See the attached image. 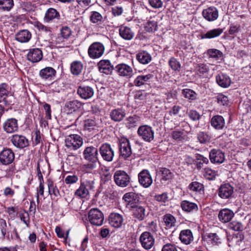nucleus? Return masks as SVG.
<instances>
[{
    "label": "nucleus",
    "mask_w": 251,
    "mask_h": 251,
    "mask_svg": "<svg viewBox=\"0 0 251 251\" xmlns=\"http://www.w3.org/2000/svg\"><path fill=\"white\" fill-rule=\"evenodd\" d=\"M48 165L47 163L41 161V162H38L37 166V176L40 180V183H44L43 176L42 175V172L44 173V171L42 168L43 166H48Z\"/></svg>",
    "instance_id": "obj_48"
},
{
    "label": "nucleus",
    "mask_w": 251,
    "mask_h": 251,
    "mask_svg": "<svg viewBox=\"0 0 251 251\" xmlns=\"http://www.w3.org/2000/svg\"><path fill=\"white\" fill-rule=\"evenodd\" d=\"M161 251H178L177 247L174 244L167 243L164 245Z\"/></svg>",
    "instance_id": "obj_64"
},
{
    "label": "nucleus",
    "mask_w": 251,
    "mask_h": 251,
    "mask_svg": "<svg viewBox=\"0 0 251 251\" xmlns=\"http://www.w3.org/2000/svg\"><path fill=\"white\" fill-rule=\"evenodd\" d=\"M154 199L160 202L166 203L169 201L168 193L165 192L161 194L156 195L154 196Z\"/></svg>",
    "instance_id": "obj_53"
},
{
    "label": "nucleus",
    "mask_w": 251,
    "mask_h": 251,
    "mask_svg": "<svg viewBox=\"0 0 251 251\" xmlns=\"http://www.w3.org/2000/svg\"><path fill=\"white\" fill-rule=\"evenodd\" d=\"M216 176V172L209 168H205V178L209 180H213L215 179Z\"/></svg>",
    "instance_id": "obj_58"
},
{
    "label": "nucleus",
    "mask_w": 251,
    "mask_h": 251,
    "mask_svg": "<svg viewBox=\"0 0 251 251\" xmlns=\"http://www.w3.org/2000/svg\"><path fill=\"white\" fill-rule=\"evenodd\" d=\"M83 68V65L79 61H73L71 64V71L73 75H78L81 73Z\"/></svg>",
    "instance_id": "obj_40"
},
{
    "label": "nucleus",
    "mask_w": 251,
    "mask_h": 251,
    "mask_svg": "<svg viewBox=\"0 0 251 251\" xmlns=\"http://www.w3.org/2000/svg\"><path fill=\"white\" fill-rule=\"evenodd\" d=\"M77 93L81 99L88 100L93 96L94 90L89 86L81 84L77 88Z\"/></svg>",
    "instance_id": "obj_18"
},
{
    "label": "nucleus",
    "mask_w": 251,
    "mask_h": 251,
    "mask_svg": "<svg viewBox=\"0 0 251 251\" xmlns=\"http://www.w3.org/2000/svg\"><path fill=\"white\" fill-rule=\"evenodd\" d=\"M139 136L144 141L151 142L154 139V131L148 125L140 126L137 131Z\"/></svg>",
    "instance_id": "obj_8"
},
{
    "label": "nucleus",
    "mask_w": 251,
    "mask_h": 251,
    "mask_svg": "<svg viewBox=\"0 0 251 251\" xmlns=\"http://www.w3.org/2000/svg\"><path fill=\"white\" fill-rule=\"evenodd\" d=\"M139 183L144 188L149 187L152 183L151 176L147 170H143L138 174Z\"/></svg>",
    "instance_id": "obj_15"
},
{
    "label": "nucleus",
    "mask_w": 251,
    "mask_h": 251,
    "mask_svg": "<svg viewBox=\"0 0 251 251\" xmlns=\"http://www.w3.org/2000/svg\"><path fill=\"white\" fill-rule=\"evenodd\" d=\"M169 64L171 69L176 71L179 72L181 68L180 63L174 57H171L169 61Z\"/></svg>",
    "instance_id": "obj_49"
},
{
    "label": "nucleus",
    "mask_w": 251,
    "mask_h": 251,
    "mask_svg": "<svg viewBox=\"0 0 251 251\" xmlns=\"http://www.w3.org/2000/svg\"><path fill=\"white\" fill-rule=\"evenodd\" d=\"M136 59L141 64H147L151 61V56L146 51H142L137 54Z\"/></svg>",
    "instance_id": "obj_38"
},
{
    "label": "nucleus",
    "mask_w": 251,
    "mask_h": 251,
    "mask_svg": "<svg viewBox=\"0 0 251 251\" xmlns=\"http://www.w3.org/2000/svg\"><path fill=\"white\" fill-rule=\"evenodd\" d=\"M94 188L93 181H81L79 188L75 192V195L80 198H85L89 195V191Z\"/></svg>",
    "instance_id": "obj_5"
},
{
    "label": "nucleus",
    "mask_w": 251,
    "mask_h": 251,
    "mask_svg": "<svg viewBox=\"0 0 251 251\" xmlns=\"http://www.w3.org/2000/svg\"><path fill=\"white\" fill-rule=\"evenodd\" d=\"M126 115L125 110L121 108L113 109L110 113L111 119L116 122L122 121L126 117Z\"/></svg>",
    "instance_id": "obj_25"
},
{
    "label": "nucleus",
    "mask_w": 251,
    "mask_h": 251,
    "mask_svg": "<svg viewBox=\"0 0 251 251\" xmlns=\"http://www.w3.org/2000/svg\"><path fill=\"white\" fill-rule=\"evenodd\" d=\"M152 74H148L146 75H139L133 81V84L137 87H140L150 82L153 78Z\"/></svg>",
    "instance_id": "obj_26"
},
{
    "label": "nucleus",
    "mask_w": 251,
    "mask_h": 251,
    "mask_svg": "<svg viewBox=\"0 0 251 251\" xmlns=\"http://www.w3.org/2000/svg\"><path fill=\"white\" fill-rule=\"evenodd\" d=\"M3 129L7 133H13L19 129L18 120L15 118H9L3 124Z\"/></svg>",
    "instance_id": "obj_16"
},
{
    "label": "nucleus",
    "mask_w": 251,
    "mask_h": 251,
    "mask_svg": "<svg viewBox=\"0 0 251 251\" xmlns=\"http://www.w3.org/2000/svg\"><path fill=\"white\" fill-rule=\"evenodd\" d=\"M218 11L215 7H210L206 9L205 19L209 21H214L218 17Z\"/></svg>",
    "instance_id": "obj_36"
},
{
    "label": "nucleus",
    "mask_w": 251,
    "mask_h": 251,
    "mask_svg": "<svg viewBox=\"0 0 251 251\" xmlns=\"http://www.w3.org/2000/svg\"><path fill=\"white\" fill-rule=\"evenodd\" d=\"M60 17L59 13L55 9L50 8L46 11L44 19L48 23L55 19L59 20Z\"/></svg>",
    "instance_id": "obj_34"
},
{
    "label": "nucleus",
    "mask_w": 251,
    "mask_h": 251,
    "mask_svg": "<svg viewBox=\"0 0 251 251\" xmlns=\"http://www.w3.org/2000/svg\"><path fill=\"white\" fill-rule=\"evenodd\" d=\"M119 34L122 38L126 40L132 39L134 35V33L130 27L124 25L120 27Z\"/></svg>",
    "instance_id": "obj_31"
},
{
    "label": "nucleus",
    "mask_w": 251,
    "mask_h": 251,
    "mask_svg": "<svg viewBox=\"0 0 251 251\" xmlns=\"http://www.w3.org/2000/svg\"><path fill=\"white\" fill-rule=\"evenodd\" d=\"M104 50L105 48L103 44L99 42H95L89 46L88 54L92 59H97L102 56Z\"/></svg>",
    "instance_id": "obj_6"
},
{
    "label": "nucleus",
    "mask_w": 251,
    "mask_h": 251,
    "mask_svg": "<svg viewBox=\"0 0 251 251\" xmlns=\"http://www.w3.org/2000/svg\"><path fill=\"white\" fill-rule=\"evenodd\" d=\"M88 219L93 226H100L104 221V215L98 208H92L88 212Z\"/></svg>",
    "instance_id": "obj_4"
},
{
    "label": "nucleus",
    "mask_w": 251,
    "mask_h": 251,
    "mask_svg": "<svg viewBox=\"0 0 251 251\" xmlns=\"http://www.w3.org/2000/svg\"><path fill=\"white\" fill-rule=\"evenodd\" d=\"M119 152L120 158L127 159L132 154L131 145L129 140L125 137L119 139Z\"/></svg>",
    "instance_id": "obj_2"
},
{
    "label": "nucleus",
    "mask_w": 251,
    "mask_h": 251,
    "mask_svg": "<svg viewBox=\"0 0 251 251\" xmlns=\"http://www.w3.org/2000/svg\"><path fill=\"white\" fill-rule=\"evenodd\" d=\"M211 126L217 129H221L225 126V120L220 115L213 116L210 121Z\"/></svg>",
    "instance_id": "obj_35"
},
{
    "label": "nucleus",
    "mask_w": 251,
    "mask_h": 251,
    "mask_svg": "<svg viewBox=\"0 0 251 251\" xmlns=\"http://www.w3.org/2000/svg\"><path fill=\"white\" fill-rule=\"evenodd\" d=\"M66 147L70 150H76L82 144V139L77 134H71L67 136L65 140Z\"/></svg>",
    "instance_id": "obj_7"
},
{
    "label": "nucleus",
    "mask_w": 251,
    "mask_h": 251,
    "mask_svg": "<svg viewBox=\"0 0 251 251\" xmlns=\"http://www.w3.org/2000/svg\"><path fill=\"white\" fill-rule=\"evenodd\" d=\"M99 151L104 161L111 162L113 160L114 151L110 144L108 143L102 144L100 147Z\"/></svg>",
    "instance_id": "obj_9"
},
{
    "label": "nucleus",
    "mask_w": 251,
    "mask_h": 251,
    "mask_svg": "<svg viewBox=\"0 0 251 251\" xmlns=\"http://www.w3.org/2000/svg\"><path fill=\"white\" fill-rule=\"evenodd\" d=\"M72 34L71 29L67 26H62L60 29V35L64 38L68 39Z\"/></svg>",
    "instance_id": "obj_50"
},
{
    "label": "nucleus",
    "mask_w": 251,
    "mask_h": 251,
    "mask_svg": "<svg viewBox=\"0 0 251 251\" xmlns=\"http://www.w3.org/2000/svg\"><path fill=\"white\" fill-rule=\"evenodd\" d=\"M182 93L185 98L193 100L195 98L196 93L192 90L189 89H185L182 91Z\"/></svg>",
    "instance_id": "obj_60"
},
{
    "label": "nucleus",
    "mask_w": 251,
    "mask_h": 251,
    "mask_svg": "<svg viewBox=\"0 0 251 251\" xmlns=\"http://www.w3.org/2000/svg\"><path fill=\"white\" fill-rule=\"evenodd\" d=\"M163 221L165 226L168 228H171L175 226L176 222V218L174 216L170 214H167L163 216Z\"/></svg>",
    "instance_id": "obj_45"
},
{
    "label": "nucleus",
    "mask_w": 251,
    "mask_h": 251,
    "mask_svg": "<svg viewBox=\"0 0 251 251\" xmlns=\"http://www.w3.org/2000/svg\"><path fill=\"white\" fill-rule=\"evenodd\" d=\"M181 207L183 210L187 212L196 211L198 209V206L196 203L188 201H183L181 202Z\"/></svg>",
    "instance_id": "obj_41"
},
{
    "label": "nucleus",
    "mask_w": 251,
    "mask_h": 251,
    "mask_svg": "<svg viewBox=\"0 0 251 251\" xmlns=\"http://www.w3.org/2000/svg\"><path fill=\"white\" fill-rule=\"evenodd\" d=\"M140 242L144 249L149 250L154 245V239L150 232L145 231L140 235Z\"/></svg>",
    "instance_id": "obj_11"
},
{
    "label": "nucleus",
    "mask_w": 251,
    "mask_h": 251,
    "mask_svg": "<svg viewBox=\"0 0 251 251\" xmlns=\"http://www.w3.org/2000/svg\"><path fill=\"white\" fill-rule=\"evenodd\" d=\"M66 39L62 36H58L55 40V44L59 48L67 47V43L65 41Z\"/></svg>",
    "instance_id": "obj_62"
},
{
    "label": "nucleus",
    "mask_w": 251,
    "mask_h": 251,
    "mask_svg": "<svg viewBox=\"0 0 251 251\" xmlns=\"http://www.w3.org/2000/svg\"><path fill=\"white\" fill-rule=\"evenodd\" d=\"M216 79L218 85L223 88H227L231 82L228 75L221 73L216 76Z\"/></svg>",
    "instance_id": "obj_27"
},
{
    "label": "nucleus",
    "mask_w": 251,
    "mask_h": 251,
    "mask_svg": "<svg viewBox=\"0 0 251 251\" xmlns=\"http://www.w3.org/2000/svg\"><path fill=\"white\" fill-rule=\"evenodd\" d=\"M224 31L223 28H215L208 31L205 34V38L211 39L219 36Z\"/></svg>",
    "instance_id": "obj_46"
},
{
    "label": "nucleus",
    "mask_w": 251,
    "mask_h": 251,
    "mask_svg": "<svg viewBox=\"0 0 251 251\" xmlns=\"http://www.w3.org/2000/svg\"><path fill=\"white\" fill-rule=\"evenodd\" d=\"M56 71L50 67H47L41 69L39 72V76L44 80H52L54 79Z\"/></svg>",
    "instance_id": "obj_19"
},
{
    "label": "nucleus",
    "mask_w": 251,
    "mask_h": 251,
    "mask_svg": "<svg viewBox=\"0 0 251 251\" xmlns=\"http://www.w3.org/2000/svg\"><path fill=\"white\" fill-rule=\"evenodd\" d=\"M134 196H137V195L133 192L126 193L123 196V199L130 206L131 202L133 199Z\"/></svg>",
    "instance_id": "obj_61"
},
{
    "label": "nucleus",
    "mask_w": 251,
    "mask_h": 251,
    "mask_svg": "<svg viewBox=\"0 0 251 251\" xmlns=\"http://www.w3.org/2000/svg\"><path fill=\"white\" fill-rule=\"evenodd\" d=\"M10 141L14 147L20 149H24L29 145L28 139L23 135L16 134L12 135Z\"/></svg>",
    "instance_id": "obj_12"
},
{
    "label": "nucleus",
    "mask_w": 251,
    "mask_h": 251,
    "mask_svg": "<svg viewBox=\"0 0 251 251\" xmlns=\"http://www.w3.org/2000/svg\"><path fill=\"white\" fill-rule=\"evenodd\" d=\"M99 71L106 75L110 74L113 70V67L108 60H101L98 64Z\"/></svg>",
    "instance_id": "obj_23"
},
{
    "label": "nucleus",
    "mask_w": 251,
    "mask_h": 251,
    "mask_svg": "<svg viewBox=\"0 0 251 251\" xmlns=\"http://www.w3.org/2000/svg\"><path fill=\"white\" fill-rule=\"evenodd\" d=\"M19 217L21 221H22L27 226H29L30 223V219L29 214L27 212L25 211L23 213H20Z\"/></svg>",
    "instance_id": "obj_59"
},
{
    "label": "nucleus",
    "mask_w": 251,
    "mask_h": 251,
    "mask_svg": "<svg viewBox=\"0 0 251 251\" xmlns=\"http://www.w3.org/2000/svg\"><path fill=\"white\" fill-rule=\"evenodd\" d=\"M130 207L132 209V216L135 219L139 221H142L145 219L147 215L144 206L132 202L131 203Z\"/></svg>",
    "instance_id": "obj_13"
},
{
    "label": "nucleus",
    "mask_w": 251,
    "mask_h": 251,
    "mask_svg": "<svg viewBox=\"0 0 251 251\" xmlns=\"http://www.w3.org/2000/svg\"><path fill=\"white\" fill-rule=\"evenodd\" d=\"M137 120V116L135 115H134L133 116H129L126 119V126L128 128L135 127L136 126Z\"/></svg>",
    "instance_id": "obj_55"
},
{
    "label": "nucleus",
    "mask_w": 251,
    "mask_h": 251,
    "mask_svg": "<svg viewBox=\"0 0 251 251\" xmlns=\"http://www.w3.org/2000/svg\"><path fill=\"white\" fill-rule=\"evenodd\" d=\"M115 70L119 75L127 78L132 77L134 74L132 68L124 63L117 65L115 67Z\"/></svg>",
    "instance_id": "obj_14"
},
{
    "label": "nucleus",
    "mask_w": 251,
    "mask_h": 251,
    "mask_svg": "<svg viewBox=\"0 0 251 251\" xmlns=\"http://www.w3.org/2000/svg\"><path fill=\"white\" fill-rule=\"evenodd\" d=\"M35 27H36L40 31L42 32L50 33L51 32L50 27L45 26L39 22H36Z\"/></svg>",
    "instance_id": "obj_54"
},
{
    "label": "nucleus",
    "mask_w": 251,
    "mask_h": 251,
    "mask_svg": "<svg viewBox=\"0 0 251 251\" xmlns=\"http://www.w3.org/2000/svg\"><path fill=\"white\" fill-rule=\"evenodd\" d=\"M158 175L161 176V181H169L171 180L174 175L173 173L166 168H160L158 171Z\"/></svg>",
    "instance_id": "obj_37"
},
{
    "label": "nucleus",
    "mask_w": 251,
    "mask_h": 251,
    "mask_svg": "<svg viewBox=\"0 0 251 251\" xmlns=\"http://www.w3.org/2000/svg\"><path fill=\"white\" fill-rule=\"evenodd\" d=\"M31 38V33L27 29L20 30L15 35V39L20 43H27Z\"/></svg>",
    "instance_id": "obj_29"
},
{
    "label": "nucleus",
    "mask_w": 251,
    "mask_h": 251,
    "mask_svg": "<svg viewBox=\"0 0 251 251\" xmlns=\"http://www.w3.org/2000/svg\"><path fill=\"white\" fill-rule=\"evenodd\" d=\"M47 183L49 194L51 196L53 195L54 197L59 196L60 195L59 191L53 181L50 179H48Z\"/></svg>",
    "instance_id": "obj_42"
},
{
    "label": "nucleus",
    "mask_w": 251,
    "mask_h": 251,
    "mask_svg": "<svg viewBox=\"0 0 251 251\" xmlns=\"http://www.w3.org/2000/svg\"><path fill=\"white\" fill-rule=\"evenodd\" d=\"M90 20L92 23L97 25L101 24L104 21L102 16L97 11H92L91 12Z\"/></svg>",
    "instance_id": "obj_44"
},
{
    "label": "nucleus",
    "mask_w": 251,
    "mask_h": 251,
    "mask_svg": "<svg viewBox=\"0 0 251 251\" xmlns=\"http://www.w3.org/2000/svg\"><path fill=\"white\" fill-rule=\"evenodd\" d=\"M14 159L15 154L10 149H4L0 152V162L3 165H8L11 164L14 161Z\"/></svg>",
    "instance_id": "obj_10"
},
{
    "label": "nucleus",
    "mask_w": 251,
    "mask_h": 251,
    "mask_svg": "<svg viewBox=\"0 0 251 251\" xmlns=\"http://www.w3.org/2000/svg\"><path fill=\"white\" fill-rule=\"evenodd\" d=\"M99 119L94 117L88 118L83 121V128L85 130L91 131L99 126Z\"/></svg>",
    "instance_id": "obj_21"
},
{
    "label": "nucleus",
    "mask_w": 251,
    "mask_h": 251,
    "mask_svg": "<svg viewBox=\"0 0 251 251\" xmlns=\"http://www.w3.org/2000/svg\"><path fill=\"white\" fill-rule=\"evenodd\" d=\"M150 5L153 8H160L163 6L161 0H148Z\"/></svg>",
    "instance_id": "obj_63"
},
{
    "label": "nucleus",
    "mask_w": 251,
    "mask_h": 251,
    "mask_svg": "<svg viewBox=\"0 0 251 251\" xmlns=\"http://www.w3.org/2000/svg\"><path fill=\"white\" fill-rule=\"evenodd\" d=\"M110 225L114 227H120L123 223L122 215L118 213H111L109 217Z\"/></svg>",
    "instance_id": "obj_30"
},
{
    "label": "nucleus",
    "mask_w": 251,
    "mask_h": 251,
    "mask_svg": "<svg viewBox=\"0 0 251 251\" xmlns=\"http://www.w3.org/2000/svg\"><path fill=\"white\" fill-rule=\"evenodd\" d=\"M209 158L212 163H222L225 160V154L220 150L213 149L209 152Z\"/></svg>",
    "instance_id": "obj_22"
},
{
    "label": "nucleus",
    "mask_w": 251,
    "mask_h": 251,
    "mask_svg": "<svg viewBox=\"0 0 251 251\" xmlns=\"http://www.w3.org/2000/svg\"><path fill=\"white\" fill-rule=\"evenodd\" d=\"M14 6V0H0V11L9 12Z\"/></svg>",
    "instance_id": "obj_39"
},
{
    "label": "nucleus",
    "mask_w": 251,
    "mask_h": 251,
    "mask_svg": "<svg viewBox=\"0 0 251 251\" xmlns=\"http://www.w3.org/2000/svg\"><path fill=\"white\" fill-rule=\"evenodd\" d=\"M234 188L229 183L222 184L218 189V196L222 199H227L231 198Z\"/></svg>",
    "instance_id": "obj_17"
},
{
    "label": "nucleus",
    "mask_w": 251,
    "mask_h": 251,
    "mask_svg": "<svg viewBox=\"0 0 251 251\" xmlns=\"http://www.w3.org/2000/svg\"><path fill=\"white\" fill-rule=\"evenodd\" d=\"M189 188L194 192H200L203 188V185L197 181H193L189 184Z\"/></svg>",
    "instance_id": "obj_51"
},
{
    "label": "nucleus",
    "mask_w": 251,
    "mask_h": 251,
    "mask_svg": "<svg viewBox=\"0 0 251 251\" xmlns=\"http://www.w3.org/2000/svg\"><path fill=\"white\" fill-rule=\"evenodd\" d=\"M205 239H206L207 242H211L212 244H217L220 242V238L216 233H209L205 236Z\"/></svg>",
    "instance_id": "obj_52"
},
{
    "label": "nucleus",
    "mask_w": 251,
    "mask_h": 251,
    "mask_svg": "<svg viewBox=\"0 0 251 251\" xmlns=\"http://www.w3.org/2000/svg\"><path fill=\"white\" fill-rule=\"evenodd\" d=\"M82 106V103L77 100H73L67 102L65 106V110L68 114L77 111Z\"/></svg>",
    "instance_id": "obj_24"
},
{
    "label": "nucleus",
    "mask_w": 251,
    "mask_h": 251,
    "mask_svg": "<svg viewBox=\"0 0 251 251\" xmlns=\"http://www.w3.org/2000/svg\"><path fill=\"white\" fill-rule=\"evenodd\" d=\"M43 58L42 51L38 48L31 49L27 54V59L32 63H37Z\"/></svg>",
    "instance_id": "obj_20"
},
{
    "label": "nucleus",
    "mask_w": 251,
    "mask_h": 251,
    "mask_svg": "<svg viewBox=\"0 0 251 251\" xmlns=\"http://www.w3.org/2000/svg\"><path fill=\"white\" fill-rule=\"evenodd\" d=\"M84 158L88 161L82 166L83 170L86 172H90L96 169L100 164L98 157V151L97 148L90 146L86 147L83 152Z\"/></svg>",
    "instance_id": "obj_1"
},
{
    "label": "nucleus",
    "mask_w": 251,
    "mask_h": 251,
    "mask_svg": "<svg viewBox=\"0 0 251 251\" xmlns=\"http://www.w3.org/2000/svg\"><path fill=\"white\" fill-rule=\"evenodd\" d=\"M234 216L233 212L228 209H223L219 213L218 217L223 223L229 222Z\"/></svg>",
    "instance_id": "obj_33"
},
{
    "label": "nucleus",
    "mask_w": 251,
    "mask_h": 251,
    "mask_svg": "<svg viewBox=\"0 0 251 251\" xmlns=\"http://www.w3.org/2000/svg\"><path fill=\"white\" fill-rule=\"evenodd\" d=\"M228 227L230 229L240 231L244 229L245 226L241 222L234 221L229 224Z\"/></svg>",
    "instance_id": "obj_47"
},
{
    "label": "nucleus",
    "mask_w": 251,
    "mask_h": 251,
    "mask_svg": "<svg viewBox=\"0 0 251 251\" xmlns=\"http://www.w3.org/2000/svg\"><path fill=\"white\" fill-rule=\"evenodd\" d=\"M207 54L212 58H218L222 55V52L218 50L212 49L207 50Z\"/></svg>",
    "instance_id": "obj_56"
},
{
    "label": "nucleus",
    "mask_w": 251,
    "mask_h": 251,
    "mask_svg": "<svg viewBox=\"0 0 251 251\" xmlns=\"http://www.w3.org/2000/svg\"><path fill=\"white\" fill-rule=\"evenodd\" d=\"M114 180L117 185L124 188L130 184L131 177L124 171H116L114 174Z\"/></svg>",
    "instance_id": "obj_3"
},
{
    "label": "nucleus",
    "mask_w": 251,
    "mask_h": 251,
    "mask_svg": "<svg viewBox=\"0 0 251 251\" xmlns=\"http://www.w3.org/2000/svg\"><path fill=\"white\" fill-rule=\"evenodd\" d=\"M78 180V177L75 175H68L65 178V182L67 184H72L76 183Z\"/></svg>",
    "instance_id": "obj_57"
},
{
    "label": "nucleus",
    "mask_w": 251,
    "mask_h": 251,
    "mask_svg": "<svg viewBox=\"0 0 251 251\" xmlns=\"http://www.w3.org/2000/svg\"><path fill=\"white\" fill-rule=\"evenodd\" d=\"M157 22L154 19L150 18L145 24V29L149 32H152L157 29Z\"/></svg>",
    "instance_id": "obj_43"
},
{
    "label": "nucleus",
    "mask_w": 251,
    "mask_h": 251,
    "mask_svg": "<svg viewBox=\"0 0 251 251\" xmlns=\"http://www.w3.org/2000/svg\"><path fill=\"white\" fill-rule=\"evenodd\" d=\"M179 238L181 242L186 245L190 244L193 240L192 233L190 229L182 230L179 234Z\"/></svg>",
    "instance_id": "obj_32"
},
{
    "label": "nucleus",
    "mask_w": 251,
    "mask_h": 251,
    "mask_svg": "<svg viewBox=\"0 0 251 251\" xmlns=\"http://www.w3.org/2000/svg\"><path fill=\"white\" fill-rule=\"evenodd\" d=\"M9 94V87L6 83L0 84V103L8 104L7 98Z\"/></svg>",
    "instance_id": "obj_28"
}]
</instances>
